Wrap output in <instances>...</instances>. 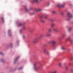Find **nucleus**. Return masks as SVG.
<instances>
[{
    "label": "nucleus",
    "mask_w": 73,
    "mask_h": 73,
    "mask_svg": "<svg viewBox=\"0 0 73 73\" xmlns=\"http://www.w3.org/2000/svg\"><path fill=\"white\" fill-rule=\"evenodd\" d=\"M68 17L67 19V20H69L71 18L73 17V16L71 15L70 13H68L67 14Z\"/></svg>",
    "instance_id": "f257e3e1"
},
{
    "label": "nucleus",
    "mask_w": 73,
    "mask_h": 73,
    "mask_svg": "<svg viewBox=\"0 0 73 73\" xmlns=\"http://www.w3.org/2000/svg\"><path fill=\"white\" fill-rule=\"evenodd\" d=\"M38 37L35 38L34 40L33 41V43H34V44L37 43V42L38 41Z\"/></svg>",
    "instance_id": "f03ea898"
},
{
    "label": "nucleus",
    "mask_w": 73,
    "mask_h": 73,
    "mask_svg": "<svg viewBox=\"0 0 73 73\" xmlns=\"http://www.w3.org/2000/svg\"><path fill=\"white\" fill-rule=\"evenodd\" d=\"M56 41H54V40H52L50 41L49 42V44H52L53 46H54L55 44H56Z\"/></svg>",
    "instance_id": "7ed1b4c3"
},
{
    "label": "nucleus",
    "mask_w": 73,
    "mask_h": 73,
    "mask_svg": "<svg viewBox=\"0 0 73 73\" xmlns=\"http://www.w3.org/2000/svg\"><path fill=\"white\" fill-rule=\"evenodd\" d=\"M65 5V4L64 3L62 5L59 4L58 5V7H59V8H61L62 7V8H64V7Z\"/></svg>",
    "instance_id": "20e7f679"
},
{
    "label": "nucleus",
    "mask_w": 73,
    "mask_h": 73,
    "mask_svg": "<svg viewBox=\"0 0 73 73\" xmlns=\"http://www.w3.org/2000/svg\"><path fill=\"white\" fill-rule=\"evenodd\" d=\"M40 66H36L35 67V70H38L39 69H40Z\"/></svg>",
    "instance_id": "39448f33"
},
{
    "label": "nucleus",
    "mask_w": 73,
    "mask_h": 73,
    "mask_svg": "<svg viewBox=\"0 0 73 73\" xmlns=\"http://www.w3.org/2000/svg\"><path fill=\"white\" fill-rule=\"evenodd\" d=\"M68 40H69L70 42H72V39H71V37L69 36L68 37Z\"/></svg>",
    "instance_id": "423d86ee"
},
{
    "label": "nucleus",
    "mask_w": 73,
    "mask_h": 73,
    "mask_svg": "<svg viewBox=\"0 0 73 73\" xmlns=\"http://www.w3.org/2000/svg\"><path fill=\"white\" fill-rule=\"evenodd\" d=\"M72 27H69L68 28V32H70L72 31Z\"/></svg>",
    "instance_id": "0eeeda50"
},
{
    "label": "nucleus",
    "mask_w": 73,
    "mask_h": 73,
    "mask_svg": "<svg viewBox=\"0 0 73 73\" xmlns=\"http://www.w3.org/2000/svg\"><path fill=\"white\" fill-rule=\"evenodd\" d=\"M46 37H49V36H50V34L49 33H47L46 34Z\"/></svg>",
    "instance_id": "6e6552de"
},
{
    "label": "nucleus",
    "mask_w": 73,
    "mask_h": 73,
    "mask_svg": "<svg viewBox=\"0 0 73 73\" xmlns=\"http://www.w3.org/2000/svg\"><path fill=\"white\" fill-rule=\"evenodd\" d=\"M32 3H38V0H33Z\"/></svg>",
    "instance_id": "1a4fd4ad"
},
{
    "label": "nucleus",
    "mask_w": 73,
    "mask_h": 73,
    "mask_svg": "<svg viewBox=\"0 0 73 73\" xmlns=\"http://www.w3.org/2000/svg\"><path fill=\"white\" fill-rule=\"evenodd\" d=\"M53 31L54 32H58V29H54Z\"/></svg>",
    "instance_id": "9d476101"
},
{
    "label": "nucleus",
    "mask_w": 73,
    "mask_h": 73,
    "mask_svg": "<svg viewBox=\"0 0 73 73\" xmlns=\"http://www.w3.org/2000/svg\"><path fill=\"white\" fill-rule=\"evenodd\" d=\"M50 73H57V71L56 70H54L51 72Z\"/></svg>",
    "instance_id": "9b49d317"
},
{
    "label": "nucleus",
    "mask_w": 73,
    "mask_h": 73,
    "mask_svg": "<svg viewBox=\"0 0 73 73\" xmlns=\"http://www.w3.org/2000/svg\"><path fill=\"white\" fill-rule=\"evenodd\" d=\"M65 36H66V34H63L62 36V38H64V37H65Z\"/></svg>",
    "instance_id": "f8f14e48"
},
{
    "label": "nucleus",
    "mask_w": 73,
    "mask_h": 73,
    "mask_svg": "<svg viewBox=\"0 0 73 73\" xmlns=\"http://www.w3.org/2000/svg\"><path fill=\"white\" fill-rule=\"evenodd\" d=\"M52 13H54V14H55L56 13V11L54 10H53L52 11Z\"/></svg>",
    "instance_id": "ddd939ff"
},
{
    "label": "nucleus",
    "mask_w": 73,
    "mask_h": 73,
    "mask_svg": "<svg viewBox=\"0 0 73 73\" xmlns=\"http://www.w3.org/2000/svg\"><path fill=\"white\" fill-rule=\"evenodd\" d=\"M47 50V49L46 48H44L43 49V52L44 53H45V52L46 51V50Z\"/></svg>",
    "instance_id": "4468645a"
},
{
    "label": "nucleus",
    "mask_w": 73,
    "mask_h": 73,
    "mask_svg": "<svg viewBox=\"0 0 73 73\" xmlns=\"http://www.w3.org/2000/svg\"><path fill=\"white\" fill-rule=\"evenodd\" d=\"M22 25L21 23H19L18 24V26L19 27H21V26H22Z\"/></svg>",
    "instance_id": "2eb2a0df"
},
{
    "label": "nucleus",
    "mask_w": 73,
    "mask_h": 73,
    "mask_svg": "<svg viewBox=\"0 0 73 73\" xmlns=\"http://www.w3.org/2000/svg\"><path fill=\"white\" fill-rule=\"evenodd\" d=\"M23 29L24 30H25V29H26V27L25 26H23Z\"/></svg>",
    "instance_id": "dca6fc26"
},
{
    "label": "nucleus",
    "mask_w": 73,
    "mask_h": 73,
    "mask_svg": "<svg viewBox=\"0 0 73 73\" xmlns=\"http://www.w3.org/2000/svg\"><path fill=\"white\" fill-rule=\"evenodd\" d=\"M65 68H66V70H68V66H66L65 67Z\"/></svg>",
    "instance_id": "f3484780"
},
{
    "label": "nucleus",
    "mask_w": 73,
    "mask_h": 73,
    "mask_svg": "<svg viewBox=\"0 0 73 73\" xmlns=\"http://www.w3.org/2000/svg\"><path fill=\"white\" fill-rule=\"evenodd\" d=\"M9 32H10V30L9 31V36H12V35H11V33H9Z\"/></svg>",
    "instance_id": "a211bd4d"
},
{
    "label": "nucleus",
    "mask_w": 73,
    "mask_h": 73,
    "mask_svg": "<svg viewBox=\"0 0 73 73\" xmlns=\"http://www.w3.org/2000/svg\"><path fill=\"white\" fill-rule=\"evenodd\" d=\"M62 66V63H60L59 64V66H60V67H61Z\"/></svg>",
    "instance_id": "6ab92c4d"
},
{
    "label": "nucleus",
    "mask_w": 73,
    "mask_h": 73,
    "mask_svg": "<svg viewBox=\"0 0 73 73\" xmlns=\"http://www.w3.org/2000/svg\"><path fill=\"white\" fill-rule=\"evenodd\" d=\"M40 21L42 23H44L45 22V21H44V20H43L42 19H40Z\"/></svg>",
    "instance_id": "aec40b11"
},
{
    "label": "nucleus",
    "mask_w": 73,
    "mask_h": 73,
    "mask_svg": "<svg viewBox=\"0 0 73 73\" xmlns=\"http://www.w3.org/2000/svg\"><path fill=\"white\" fill-rule=\"evenodd\" d=\"M54 26V23H53L51 24V27H53Z\"/></svg>",
    "instance_id": "412c9836"
},
{
    "label": "nucleus",
    "mask_w": 73,
    "mask_h": 73,
    "mask_svg": "<svg viewBox=\"0 0 73 73\" xmlns=\"http://www.w3.org/2000/svg\"><path fill=\"white\" fill-rule=\"evenodd\" d=\"M48 31L49 32H52V30L50 29H48Z\"/></svg>",
    "instance_id": "4be33fe9"
},
{
    "label": "nucleus",
    "mask_w": 73,
    "mask_h": 73,
    "mask_svg": "<svg viewBox=\"0 0 73 73\" xmlns=\"http://www.w3.org/2000/svg\"><path fill=\"white\" fill-rule=\"evenodd\" d=\"M61 49L62 50H65V48L64 47H62Z\"/></svg>",
    "instance_id": "5701e85b"
},
{
    "label": "nucleus",
    "mask_w": 73,
    "mask_h": 73,
    "mask_svg": "<svg viewBox=\"0 0 73 73\" xmlns=\"http://www.w3.org/2000/svg\"><path fill=\"white\" fill-rule=\"evenodd\" d=\"M70 71L71 73H73V69H71Z\"/></svg>",
    "instance_id": "b1692460"
},
{
    "label": "nucleus",
    "mask_w": 73,
    "mask_h": 73,
    "mask_svg": "<svg viewBox=\"0 0 73 73\" xmlns=\"http://www.w3.org/2000/svg\"><path fill=\"white\" fill-rule=\"evenodd\" d=\"M1 19L3 22H4V18H3V17H2Z\"/></svg>",
    "instance_id": "393cba45"
},
{
    "label": "nucleus",
    "mask_w": 73,
    "mask_h": 73,
    "mask_svg": "<svg viewBox=\"0 0 73 73\" xmlns=\"http://www.w3.org/2000/svg\"><path fill=\"white\" fill-rule=\"evenodd\" d=\"M37 64V63H35V64L34 65L35 66H35H36Z\"/></svg>",
    "instance_id": "a878e982"
},
{
    "label": "nucleus",
    "mask_w": 73,
    "mask_h": 73,
    "mask_svg": "<svg viewBox=\"0 0 73 73\" xmlns=\"http://www.w3.org/2000/svg\"><path fill=\"white\" fill-rule=\"evenodd\" d=\"M48 17V15H46L44 17L45 19H46V18Z\"/></svg>",
    "instance_id": "bb28decb"
},
{
    "label": "nucleus",
    "mask_w": 73,
    "mask_h": 73,
    "mask_svg": "<svg viewBox=\"0 0 73 73\" xmlns=\"http://www.w3.org/2000/svg\"><path fill=\"white\" fill-rule=\"evenodd\" d=\"M38 11H41V9H38Z\"/></svg>",
    "instance_id": "cd10ccee"
},
{
    "label": "nucleus",
    "mask_w": 73,
    "mask_h": 73,
    "mask_svg": "<svg viewBox=\"0 0 73 73\" xmlns=\"http://www.w3.org/2000/svg\"><path fill=\"white\" fill-rule=\"evenodd\" d=\"M19 70H21V69H22V67H20L18 69Z\"/></svg>",
    "instance_id": "c85d7f7f"
},
{
    "label": "nucleus",
    "mask_w": 73,
    "mask_h": 73,
    "mask_svg": "<svg viewBox=\"0 0 73 73\" xmlns=\"http://www.w3.org/2000/svg\"><path fill=\"white\" fill-rule=\"evenodd\" d=\"M25 10H26V11H28V9H27V8H25Z\"/></svg>",
    "instance_id": "c756f323"
},
{
    "label": "nucleus",
    "mask_w": 73,
    "mask_h": 73,
    "mask_svg": "<svg viewBox=\"0 0 73 73\" xmlns=\"http://www.w3.org/2000/svg\"><path fill=\"white\" fill-rule=\"evenodd\" d=\"M43 36H44V35H40V37H43Z\"/></svg>",
    "instance_id": "7c9ffc66"
},
{
    "label": "nucleus",
    "mask_w": 73,
    "mask_h": 73,
    "mask_svg": "<svg viewBox=\"0 0 73 73\" xmlns=\"http://www.w3.org/2000/svg\"><path fill=\"white\" fill-rule=\"evenodd\" d=\"M0 54H1V55H3V53L1 52H0Z\"/></svg>",
    "instance_id": "2f4dec72"
},
{
    "label": "nucleus",
    "mask_w": 73,
    "mask_h": 73,
    "mask_svg": "<svg viewBox=\"0 0 73 73\" xmlns=\"http://www.w3.org/2000/svg\"><path fill=\"white\" fill-rule=\"evenodd\" d=\"M50 3L49 2H48L47 3V6H49V5Z\"/></svg>",
    "instance_id": "473e14b6"
},
{
    "label": "nucleus",
    "mask_w": 73,
    "mask_h": 73,
    "mask_svg": "<svg viewBox=\"0 0 73 73\" xmlns=\"http://www.w3.org/2000/svg\"><path fill=\"white\" fill-rule=\"evenodd\" d=\"M23 38H25L26 37V36L25 35H23Z\"/></svg>",
    "instance_id": "72a5a7b5"
},
{
    "label": "nucleus",
    "mask_w": 73,
    "mask_h": 73,
    "mask_svg": "<svg viewBox=\"0 0 73 73\" xmlns=\"http://www.w3.org/2000/svg\"><path fill=\"white\" fill-rule=\"evenodd\" d=\"M61 15H64V14L63 13H61Z\"/></svg>",
    "instance_id": "f704fd0d"
},
{
    "label": "nucleus",
    "mask_w": 73,
    "mask_h": 73,
    "mask_svg": "<svg viewBox=\"0 0 73 73\" xmlns=\"http://www.w3.org/2000/svg\"><path fill=\"white\" fill-rule=\"evenodd\" d=\"M42 17H43V16H41L40 17V18H42Z\"/></svg>",
    "instance_id": "c9c22d12"
},
{
    "label": "nucleus",
    "mask_w": 73,
    "mask_h": 73,
    "mask_svg": "<svg viewBox=\"0 0 73 73\" xmlns=\"http://www.w3.org/2000/svg\"><path fill=\"white\" fill-rule=\"evenodd\" d=\"M71 60H73V58H71Z\"/></svg>",
    "instance_id": "e433bc0d"
},
{
    "label": "nucleus",
    "mask_w": 73,
    "mask_h": 73,
    "mask_svg": "<svg viewBox=\"0 0 73 73\" xmlns=\"http://www.w3.org/2000/svg\"><path fill=\"white\" fill-rule=\"evenodd\" d=\"M20 32H21V31H22V30H20Z\"/></svg>",
    "instance_id": "4c0bfd02"
},
{
    "label": "nucleus",
    "mask_w": 73,
    "mask_h": 73,
    "mask_svg": "<svg viewBox=\"0 0 73 73\" xmlns=\"http://www.w3.org/2000/svg\"><path fill=\"white\" fill-rule=\"evenodd\" d=\"M69 64L70 65L71 64L70 63Z\"/></svg>",
    "instance_id": "58836bf2"
},
{
    "label": "nucleus",
    "mask_w": 73,
    "mask_h": 73,
    "mask_svg": "<svg viewBox=\"0 0 73 73\" xmlns=\"http://www.w3.org/2000/svg\"><path fill=\"white\" fill-rule=\"evenodd\" d=\"M44 46H46V45H44Z\"/></svg>",
    "instance_id": "ea45409f"
},
{
    "label": "nucleus",
    "mask_w": 73,
    "mask_h": 73,
    "mask_svg": "<svg viewBox=\"0 0 73 73\" xmlns=\"http://www.w3.org/2000/svg\"><path fill=\"white\" fill-rule=\"evenodd\" d=\"M1 61H3V60H1Z\"/></svg>",
    "instance_id": "a19ab883"
},
{
    "label": "nucleus",
    "mask_w": 73,
    "mask_h": 73,
    "mask_svg": "<svg viewBox=\"0 0 73 73\" xmlns=\"http://www.w3.org/2000/svg\"><path fill=\"white\" fill-rule=\"evenodd\" d=\"M17 60V59H15V60Z\"/></svg>",
    "instance_id": "79ce46f5"
}]
</instances>
